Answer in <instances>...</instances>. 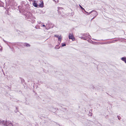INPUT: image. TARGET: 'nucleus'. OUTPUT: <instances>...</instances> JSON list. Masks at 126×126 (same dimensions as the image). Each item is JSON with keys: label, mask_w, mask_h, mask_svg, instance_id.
<instances>
[{"label": "nucleus", "mask_w": 126, "mask_h": 126, "mask_svg": "<svg viewBox=\"0 0 126 126\" xmlns=\"http://www.w3.org/2000/svg\"><path fill=\"white\" fill-rule=\"evenodd\" d=\"M94 40H96V41H97L98 42V40H96V39H94Z\"/></svg>", "instance_id": "nucleus-21"}, {"label": "nucleus", "mask_w": 126, "mask_h": 126, "mask_svg": "<svg viewBox=\"0 0 126 126\" xmlns=\"http://www.w3.org/2000/svg\"><path fill=\"white\" fill-rule=\"evenodd\" d=\"M94 14H96L97 13L96 12L94 11Z\"/></svg>", "instance_id": "nucleus-18"}, {"label": "nucleus", "mask_w": 126, "mask_h": 126, "mask_svg": "<svg viewBox=\"0 0 126 126\" xmlns=\"http://www.w3.org/2000/svg\"><path fill=\"white\" fill-rule=\"evenodd\" d=\"M91 36L88 34V38L89 39L91 38Z\"/></svg>", "instance_id": "nucleus-11"}, {"label": "nucleus", "mask_w": 126, "mask_h": 126, "mask_svg": "<svg viewBox=\"0 0 126 126\" xmlns=\"http://www.w3.org/2000/svg\"><path fill=\"white\" fill-rule=\"evenodd\" d=\"M88 33H86V34H83L82 36L83 37H85L86 36L87 37L86 38H85L86 39V38H88Z\"/></svg>", "instance_id": "nucleus-7"}, {"label": "nucleus", "mask_w": 126, "mask_h": 126, "mask_svg": "<svg viewBox=\"0 0 126 126\" xmlns=\"http://www.w3.org/2000/svg\"><path fill=\"white\" fill-rule=\"evenodd\" d=\"M32 15L31 13H29V14L26 16V17H27L28 19H31L32 16Z\"/></svg>", "instance_id": "nucleus-5"}, {"label": "nucleus", "mask_w": 126, "mask_h": 126, "mask_svg": "<svg viewBox=\"0 0 126 126\" xmlns=\"http://www.w3.org/2000/svg\"><path fill=\"white\" fill-rule=\"evenodd\" d=\"M0 124L4 126H14L13 123L7 121L0 120Z\"/></svg>", "instance_id": "nucleus-1"}, {"label": "nucleus", "mask_w": 126, "mask_h": 126, "mask_svg": "<svg viewBox=\"0 0 126 126\" xmlns=\"http://www.w3.org/2000/svg\"><path fill=\"white\" fill-rule=\"evenodd\" d=\"M53 1H54L56 2V0H53Z\"/></svg>", "instance_id": "nucleus-20"}, {"label": "nucleus", "mask_w": 126, "mask_h": 126, "mask_svg": "<svg viewBox=\"0 0 126 126\" xmlns=\"http://www.w3.org/2000/svg\"><path fill=\"white\" fill-rule=\"evenodd\" d=\"M62 46L64 47L66 46V44H65L62 43Z\"/></svg>", "instance_id": "nucleus-12"}, {"label": "nucleus", "mask_w": 126, "mask_h": 126, "mask_svg": "<svg viewBox=\"0 0 126 126\" xmlns=\"http://www.w3.org/2000/svg\"><path fill=\"white\" fill-rule=\"evenodd\" d=\"M30 1L32 0H29Z\"/></svg>", "instance_id": "nucleus-24"}, {"label": "nucleus", "mask_w": 126, "mask_h": 126, "mask_svg": "<svg viewBox=\"0 0 126 126\" xmlns=\"http://www.w3.org/2000/svg\"><path fill=\"white\" fill-rule=\"evenodd\" d=\"M96 43L97 44H99V43L100 44V42H96Z\"/></svg>", "instance_id": "nucleus-17"}, {"label": "nucleus", "mask_w": 126, "mask_h": 126, "mask_svg": "<svg viewBox=\"0 0 126 126\" xmlns=\"http://www.w3.org/2000/svg\"><path fill=\"white\" fill-rule=\"evenodd\" d=\"M121 60L125 62L126 63V57H123L121 58Z\"/></svg>", "instance_id": "nucleus-6"}, {"label": "nucleus", "mask_w": 126, "mask_h": 126, "mask_svg": "<svg viewBox=\"0 0 126 126\" xmlns=\"http://www.w3.org/2000/svg\"><path fill=\"white\" fill-rule=\"evenodd\" d=\"M42 26L43 27H45V26L44 25H42Z\"/></svg>", "instance_id": "nucleus-19"}, {"label": "nucleus", "mask_w": 126, "mask_h": 126, "mask_svg": "<svg viewBox=\"0 0 126 126\" xmlns=\"http://www.w3.org/2000/svg\"><path fill=\"white\" fill-rule=\"evenodd\" d=\"M117 117H118V119L119 120H120V116H118Z\"/></svg>", "instance_id": "nucleus-16"}, {"label": "nucleus", "mask_w": 126, "mask_h": 126, "mask_svg": "<svg viewBox=\"0 0 126 126\" xmlns=\"http://www.w3.org/2000/svg\"><path fill=\"white\" fill-rule=\"evenodd\" d=\"M58 39L59 41H60V43H61V40L62 39V37H61V36H60L58 37Z\"/></svg>", "instance_id": "nucleus-8"}, {"label": "nucleus", "mask_w": 126, "mask_h": 126, "mask_svg": "<svg viewBox=\"0 0 126 126\" xmlns=\"http://www.w3.org/2000/svg\"><path fill=\"white\" fill-rule=\"evenodd\" d=\"M2 51V49H0V51Z\"/></svg>", "instance_id": "nucleus-23"}, {"label": "nucleus", "mask_w": 126, "mask_h": 126, "mask_svg": "<svg viewBox=\"0 0 126 126\" xmlns=\"http://www.w3.org/2000/svg\"><path fill=\"white\" fill-rule=\"evenodd\" d=\"M3 41L5 42H6V41H5L4 40H3Z\"/></svg>", "instance_id": "nucleus-22"}, {"label": "nucleus", "mask_w": 126, "mask_h": 126, "mask_svg": "<svg viewBox=\"0 0 126 126\" xmlns=\"http://www.w3.org/2000/svg\"><path fill=\"white\" fill-rule=\"evenodd\" d=\"M79 6L82 9L84 10V9L80 5H79Z\"/></svg>", "instance_id": "nucleus-14"}, {"label": "nucleus", "mask_w": 126, "mask_h": 126, "mask_svg": "<svg viewBox=\"0 0 126 126\" xmlns=\"http://www.w3.org/2000/svg\"><path fill=\"white\" fill-rule=\"evenodd\" d=\"M58 46H59V45H57L55 47V48L56 49H59L60 48V47H59L58 48L57 47H58Z\"/></svg>", "instance_id": "nucleus-10"}, {"label": "nucleus", "mask_w": 126, "mask_h": 126, "mask_svg": "<svg viewBox=\"0 0 126 126\" xmlns=\"http://www.w3.org/2000/svg\"><path fill=\"white\" fill-rule=\"evenodd\" d=\"M37 2L38 3V7H44V3L42 0H40V1L39 0H37Z\"/></svg>", "instance_id": "nucleus-2"}, {"label": "nucleus", "mask_w": 126, "mask_h": 126, "mask_svg": "<svg viewBox=\"0 0 126 126\" xmlns=\"http://www.w3.org/2000/svg\"><path fill=\"white\" fill-rule=\"evenodd\" d=\"M86 37H86V36H85V37H84L83 36L82 37H80L79 38H81V39H83L84 40H86V39L85 38Z\"/></svg>", "instance_id": "nucleus-9"}, {"label": "nucleus", "mask_w": 126, "mask_h": 126, "mask_svg": "<svg viewBox=\"0 0 126 126\" xmlns=\"http://www.w3.org/2000/svg\"><path fill=\"white\" fill-rule=\"evenodd\" d=\"M32 4L33 6L35 7H38V3L36 1L34 0Z\"/></svg>", "instance_id": "nucleus-4"}, {"label": "nucleus", "mask_w": 126, "mask_h": 126, "mask_svg": "<svg viewBox=\"0 0 126 126\" xmlns=\"http://www.w3.org/2000/svg\"><path fill=\"white\" fill-rule=\"evenodd\" d=\"M54 36L55 37H58H58L59 36V35H54Z\"/></svg>", "instance_id": "nucleus-13"}, {"label": "nucleus", "mask_w": 126, "mask_h": 126, "mask_svg": "<svg viewBox=\"0 0 126 126\" xmlns=\"http://www.w3.org/2000/svg\"><path fill=\"white\" fill-rule=\"evenodd\" d=\"M26 47H28L30 46V45L29 44H26Z\"/></svg>", "instance_id": "nucleus-15"}, {"label": "nucleus", "mask_w": 126, "mask_h": 126, "mask_svg": "<svg viewBox=\"0 0 126 126\" xmlns=\"http://www.w3.org/2000/svg\"><path fill=\"white\" fill-rule=\"evenodd\" d=\"M69 39H71L72 40L74 41V38L73 36L72 33H70L69 34Z\"/></svg>", "instance_id": "nucleus-3"}]
</instances>
